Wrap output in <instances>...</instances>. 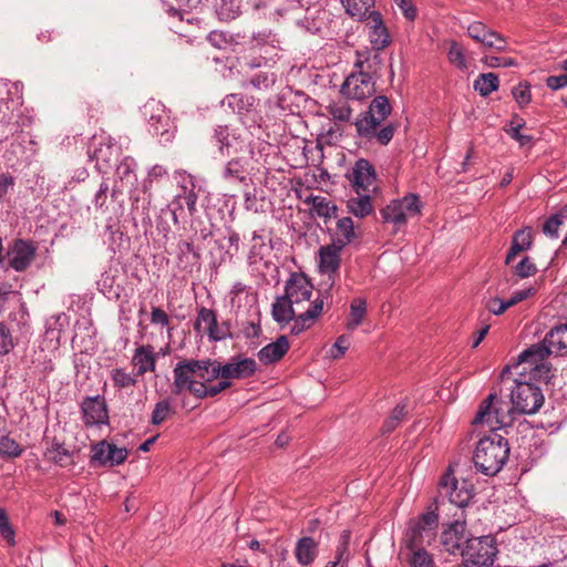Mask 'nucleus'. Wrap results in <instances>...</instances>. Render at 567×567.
<instances>
[{"label": "nucleus", "mask_w": 567, "mask_h": 567, "mask_svg": "<svg viewBox=\"0 0 567 567\" xmlns=\"http://www.w3.org/2000/svg\"><path fill=\"white\" fill-rule=\"evenodd\" d=\"M391 112L392 106L389 99L385 95L375 96L368 110L361 113L354 122L358 136L369 142L375 141L380 145H388L394 136L396 126L393 123L381 125Z\"/></svg>", "instance_id": "f257e3e1"}, {"label": "nucleus", "mask_w": 567, "mask_h": 567, "mask_svg": "<svg viewBox=\"0 0 567 567\" xmlns=\"http://www.w3.org/2000/svg\"><path fill=\"white\" fill-rule=\"evenodd\" d=\"M391 112L392 106L389 99L385 95L375 96L368 110L361 113L354 122L358 136L369 142L375 141L380 145H388L394 136L396 126L393 123L381 125Z\"/></svg>", "instance_id": "f03ea898"}, {"label": "nucleus", "mask_w": 567, "mask_h": 567, "mask_svg": "<svg viewBox=\"0 0 567 567\" xmlns=\"http://www.w3.org/2000/svg\"><path fill=\"white\" fill-rule=\"evenodd\" d=\"M348 176L355 193L348 199V213H373L377 208L374 166L368 159L360 158Z\"/></svg>", "instance_id": "7ed1b4c3"}, {"label": "nucleus", "mask_w": 567, "mask_h": 567, "mask_svg": "<svg viewBox=\"0 0 567 567\" xmlns=\"http://www.w3.org/2000/svg\"><path fill=\"white\" fill-rule=\"evenodd\" d=\"M509 455L506 439L496 432L482 437L475 447L473 461L476 470L487 476L496 475Z\"/></svg>", "instance_id": "20e7f679"}, {"label": "nucleus", "mask_w": 567, "mask_h": 567, "mask_svg": "<svg viewBox=\"0 0 567 567\" xmlns=\"http://www.w3.org/2000/svg\"><path fill=\"white\" fill-rule=\"evenodd\" d=\"M518 411L498 398L496 393H491L480 405L473 420L474 425H487L493 432L496 429L511 426Z\"/></svg>", "instance_id": "39448f33"}, {"label": "nucleus", "mask_w": 567, "mask_h": 567, "mask_svg": "<svg viewBox=\"0 0 567 567\" xmlns=\"http://www.w3.org/2000/svg\"><path fill=\"white\" fill-rule=\"evenodd\" d=\"M473 492V484L465 478H462L461 481L457 480L454 475L453 467L449 466L439 481V495L434 502L435 509H440V507L444 505L445 501L451 505L463 509L472 499Z\"/></svg>", "instance_id": "423d86ee"}, {"label": "nucleus", "mask_w": 567, "mask_h": 567, "mask_svg": "<svg viewBox=\"0 0 567 567\" xmlns=\"http://www.w3.org/2000/svg\"><path fill=\"white\" fill-rule=\"evenodd\" d=\"M549 357L548 350L539 343L532 344L519 355L515 369L519 377H527L529 380L548 382L551 374V367L546 359Z\"/></svg>", "instance_id": "0eeeda50"}, {"label": "nucleus", "mask_w": 567, "mask_h": 567, "mask_svg": "<svg viewBox=\"0 0 567 567\" xmlns=\"http://www.w3.org/2000/svg\"><path fill=\"white\" fill-rule=\"evenodd\" d=\"M439 509L429 508L427 512L411 520L404 536V543L409 549L430 546L436 538L439 527Z\"/></svg>", "instance_id": "6e6552de"}, {"label": "nucleus", "mask_w": 567, "mask_h": 567, "mask_svg": "<svg viewBox=\"0 0 567 567\" xmlns=\"http://www.w3.org/2000/svg\"><path fill=\"white\" fill-rule=\"evenodd\" d=\"M527 377L513 380L515 386L511 391V403L518 414H534L544 404L542 390L532 383Z\"/></svg>", "instance_id": "1a4fd4ad"}, {"label": "nucleus", "mask_w": 567, "mask_h": 567, "mask_svg": "<svg viewBox=\"0 0 567 567\" xmlns=\"http://www.w3.org/2000/svg\"><path fill=\"white\" fill-rule=\"evenodd\" d=\"M497 555L495 540L491 536L473 537L466 539L461 556V567H489Z\"/></svg>", "instance_id": "9d476101"}, {"label": "nucleus", "mask_w": 567, "mask_h": 567, "mask_svg": "<svg viewBox=\"0 0 567 567\" xmlns=\"http://www.w3.org/2000/svg\"><path fill=\"white\" fill-rule=\"evenodd\" d=\"M142 112L148 122L150 132L158 137L161 144H168L174 140L176 125L161 102L155 100L146 102Z\"/></svg>", "instance_id": "9b49d317"}, {"label": "nucleus", "mask_w": 567, "mask_h": 567, "mask_svg": "<svg viewBox=\"0 0 567 567\" xmlns=\"http://www.w3.org/2000/svg\"><path fill=\"white\" fill-rule=\"evenodd\" d=\"M177 374V385L185 383L187 375L204 383L213 382L220 378L219 362L210 360H183L179 361L173 371Z\"/></svg>", "instance_id": "f8f14e48"}, {"label": "nucleus", "mask_w": 567, "mask_h": 567, "mask_svg": "<svg viewBox=\"0 0 567 567\" xmlns=\"http://www.w3.org/2000/svg\"><path fill=\"white\" fill-rule=\"evenodd\" d=\"M214 146L223 157L244 153L249 150L247 137L228 125H217L210 138Z\"/></svg>", "instance_id": "ddd939ff"}, {"label": "nucleus", "mask_w": 567, "mask_h": 567, "mask_svg": "<svg viewBox=\"0 0 567 567\" xmlns=\"http://www.w3.org/2000/svg\"><path fill=\"white\" fill-rule=\"evenodd\" d=\"M364 62L358 60L355 68L358 72L351 73L341 85V94L351 100L362 101L370 97L375 92L374 81L368 71L363 70Z\"/></svg>", "instance_id": "4468645a"}, {"label": "nucleus", "mask_w": 567, "mask_h": 567, "mask_svg": "<svg viewBox=\"0 0 567 567\" xmlns=\"http://www.w3.org/2000/svg\"><path fill=\"white\" fill-rule=\"evenodd\" d=\"M343 248L331 243L323 245L319 248L317 254L318 269L321 275L327 276V279L321 284L324 287L326 293L334 287L336 278L339 275L341 266V250Z\"/></svg>", "instance_id": "2eb2a0df"}, {"label": "nucleus", "mask_w": 567, "mask_h": 567, "mask_svg": "<svg viewBox=\"0 0 567 567\" xmlns=\"http://www.w3.org/2000/svg\"><path fill=\"white\" fill-rule=\"evenodd\" d=\"M188 185H179L176 188L175 194L172 196V199L165 204V207L156 202L154 199V204L152 205V200H148L147 207H142V209H154V210H161V213H164L166 209L167 213H178L187 209L189 213H193L196 210V193L194 190L195 185L193 182L189 181Z\"/></svg>", "instance_id": "dca6fc26"}, {"label": "nucleus", "mask_w": 567, "mask_h": 567, "mask_svg": "<svg viewBox=\"0 0 567 567\" xmlns=\"http://www.w3.org/2000/svg\"><path fill=\"white\" fill-rule=\"evenodd\" d=\"M463 513L454 522L444 525L440 535V546L451 555H461L466 545L465 522L462 520Z\"/></svg>", "instance_id": "f3484780"}, {"label": "nucleus", "mask_w": 567, "mask_h": 567, "mask_svg": "<svg viewBox=\"0 0 567 567\" xmlns=\"http://www.w3.org/2000/svg\"><path fill=\"white\" fill-rule=\"evenodd\" d=\"M312 289L311 282L303 275L293 274L286 284L285 295L300 311H305L313 302L310 301Z\"/></svg>", "instance_id": "a211bd4d"}, {"label": "nucleus", "mask_w": 567, "mask_h": 567, "mask_svg": "<svg viewBox=\"0 0 567 567\" xmlns=\"http://www.w3.org/2000/svg\"><path fill=\"white\" fill-rule=\"evenodd\" d=\"M91 462L100 466L113 467L123 464L128 455L125 447H117L107 441H101L92 445Z\"/></svg>", "instance_id": "6ab92c4d"}, {"label": "nucleus", "mask_w": 567, "mask_h": 567, "mask_svg": "<svg viewBox=\"0 0 567 567\" xmlns=\"http://www.w3.org/2000/svg\"><path fill=\"white\" fill-rule=\"evenodd\" d=\"M467 34L486 48L495 49L499 52L506 50L507 42L505 38L481 21L472 22L467 27Z\"/></svg>", "instance_id": "aec40b11"}, {"label": "nucleus", "mask_w": 567, "mask_h": 567, "mask_svg": "<svg viewBox=\"0 0 567 567\" xmlns=\"http://www.w3.org/2000/svg\"><path fill=\"white\" fill-rule=\"evenodd\" d=\"M81 411L86 426L106 424L109 421L105 400L100 395L84 399L81 404Z\"/></svg>", "instance_id": "412c9836"}, {"label": "nucleus", "mask_w": 567, "mask_h": 567, "mask_svg": "<svg viewBox=\"0 0 567 567\" xmlns=\"http://www.w3.org/2000/svg\"><path fill=\"white\" fill-rule=\"evenodd\" d=\"M257 369V363L251 358L241 355L233 357L226 364L219 363L221 379H247L251 377Z\"/></svg>", "instance_id": "4be33fe9"}, {"label": "nucleus", "mask_w": 567, "mask_h": 567, "mask_svg": "<svg viewBox=\"0 0 567 567\" xmlns=\"http://www.w3.org/2000/svg\"><path fill=\"white\" fill-rule=\"evenodd\" d=\"M89 155L96 162L100 171H105L113 166L118 159L120 147L111 137L101 141L99 146L94 145V150H89Z\"/></svg>", "instance_id": "5701e85b"}, {"label": "nucleus", "mask_w": 567, "mask_h": 567, "mask_svg": "<svg viewBox=\"0 0 567 567\" xmlns=\"http://www.w3.org/2000/svg\"><path fill=\"white\" fill-rule=\"evenodd\" d=\"M109 185L106 183H102L100 185L99 190L95 194L94 204L95 209H101L104 212L118 213L123 209V192L113 188L111 194L109 195Z\"/></svg>", "instance_id": "b1692460"}, {"label": "nucleus", "mask_w": 567, "mask_h": 567, "mask_svg": "<svg viewBox=\"0 0 567 567\" xmlns=\"http://www.w3.org/2000/svg\"><path fill=\"white\" fill-rule=\"evenodd\" d=\"M8 255L10 266L17 271H23L34 259L35 248L28 241L19 239Z\"/></svg>", "instance_id": "393cba45"}, {"label": "nucleus", "mask_w": 567, "mask_h": 567, "mask_svg": "<svg viewBox=\"0 0 567 567\" xmlns=\"http://www.w3.org/2000/svg\"><path fill=\"white\" fill-rule=\"evenodd\" d=\"M323 309V300L317 298L312 303L307 307L305 311H299L292 319L295 320L291 327L292 334H299L303 330L310 328L315 320L321 315Z\"/></svg>", "instance_id": "a878e982"}, {"label": "nucleus", "mask_w": 567, "mask_h": 567, "mask_svg": "<svg viewBox=\"0 0 567 567\" xmlns=\"http://www.w3.org/2000/svg\"><path fill=\"white\" fill-rule=\"evenodd\" d=\"M290 348L286 336H280L276 341L265 346L258 352V359L264 364H272L281 360Z\"/></svg>", "instance_id": "bb28decb"}, {"label": "nucleus", "mask_w": 567, "mask_h": 567, "mask_svg": "<svg viewBox=\"0 0 567 567\" xmlns=\"http://www.w3.org/2000/svg\"><path fill=\"white\" fill-rule=\"evenodd\" d=\"M567 323H559L551 328L540 342L548 350V354L563 355L566 349Z\"/></svg>", "instance_id": "cd10ccee"}, {"label": "nucleus", "mask_w": 567, "mask_h": 567, "mask_svg": "<svg viewBox=\"0 0 567 567\" xmlns=\"http://www.w3.org/2000/svg\"><path fill=\"white\" fill-rule=\"evenodd\" d=\"M257 102L258 100L252 95L230 93L223 99L221 105L226 106L233 113L244 116L255 109Z\"/></svg>", "instance_id": "c85d7f7f"}, {"label": "nucleus", "mask_w": 567, "mask_h": 567, "mask_svg": "<svg viewBox=\"0 0 567 567\" xmlns=\"http://www.w3.org/2000/svg\"><path fill=\"white\" fill-rule=\"evenodd\" d=\"M319 554V544L310 536L298 539L295 548L297 561L302 566L311 565Z\"/></svg>", "instance_id": "c756f323"}, {"label": "nucleus", "mask_w": 567, "mask_h": 567, "mask_svg": "<svg viewBox=\"0 0 567 567\" xmlns=\"http://www.w3.org/2000/svg\"><path fill=\"white\" fill-rule=\"evenodd\" d=\"M370 18L374 23L369 33L370 42L375 50H382L391 42L388 29L383 24L381 14L377 11L371 12Z\"/></svg>", "instance_id": "7c9ffc66"}, {"label": "nucleus", "mask_w": 567, "mask_h": 567, "mask_svg": "<svg viewBox=\"0 0 567 567\" xmlns=\"http://www.w3.org/2000/svg\"><path fill=\"white\" fill-rule=\"evenodd\" d=\"M299 311L286 295L278 297L272 305V317L280 326L289 323Z\"/></svg>", "instance_id": "2f4dec72"}, {"label": "nucleus", "mask_w": 567, "mask_h": 567, "mask_svg": "<svg viewBox=\"0 0 567 567\" xmlns=\"http://www.w3.org/2000/svg\"><path fill=\"white\" fill-rule=\"evenodd\" d=\"M132 363L136 368V375H143L155 370V355L152 346H141L135 350Z\"/></svg>", "instance_id": "473e14b6"}, {"label": "nucleus", "mask_w": 567, "mask_h": 567, "mask_svg": "<svg viewBox=\"0 0 567 567\" xmlns=\"http://www.w3.org/2000/svg\"><path fill=\"white\" fill-rule=\"evenodd\" d=\"M422 204L419 195L408 194L401 199H394L386 209L381 208L380 213H420Z\"/></svg>", "instance_id": "72a5a7b5"}, {"label": "nucleus", "mask_w": 567, "mask_h": 567, "mask_svg": "<svg viewBox=\"0 0 567 567\" xmlns=\"http://www.w3.org/2000/svg\"><path fill=\"white\" fill-rule=\"evenodd\" d=\"M246 164V161L240 157L231 158L224 167L223 177L228 182H239L246 185L249 181Z\"/></svg>", "instance_id": "f704fd0d"}, {"label": "nucleus", "mask_w": 567, "mask_h": 567, "mask_svg": "<svg viewBox=\"0 0 567 567\" xmlns=\"http://www.w3.org/2000/svg\"><path fill=\"white\" fill-rule=\"evenodd\" d=\"M357 237L353 220L346 216L337 221L336 238L332 243L344 248Z\"/></svg>", "instance_id": "c9c22d12"}, {"label": "nucleus", "mask_w": 567, "mask_h": 567, "mask_svg": "<svg viewBox=\"0 0 567 567\" xmlns=\"http://www.w3.org/2000/svg\"><path fill=\"white\" fill-rule=\"evenodd\" d=\"M184 390H188L194 396L198 399L208 398V386L206 383L187 375L185 383L177 385V374H174L173 393L179 394Z\"/></svg>", "instance_id": "e433bc0d"}, {"label": "nucleus", "mask_w": 567, "mask_h": 567, "mask_svg": "<svg viewBox=\"0 0 567 567\" xmlns=\"http://www.w3.org/2000/svg\"><path fill=\"white\" fill-rule=\"evenodd\" d=\"M136 166V162L130 156L124 157L116 166L115 175L123 185L127 187L134 186L137 181L135 173Z\"/></svg>", "instance_id": "4c0bfd02"}, {"label": "nucleus", "mask_w": 567, "mask_h": 567, "mask_svg": "<svg viewBox=\"0 0 567 567\" xmlns=\"http://www.w3.org/2000/svg\"><path fill=\"white\" fill-rule=\"evenodd\" d=\"M44 456L48 461L58 464L59 466L65 467L73 464L72 453L58 442H54L50 447L47 449Z\"/></svg>", "instance_id": "58836bf2"}, {"label": "nucleus", "mask_w": 567, "mask_h": 567, "mask_svg": "<svg viewBox=\"0 0 567 567\" xmlns=\"http://www.w3.org/2000/svg\"><path fill=\"white\" fill-rule=\"evenodd\" d=\"M203 323L206 326L205 329L212 339H214V340L221 339V337L217 333V319H216V315L213 310L207 309V308H202L199 310L197 320L195 323V329L199 330Z\"/></svg>", "instance_id": "ea45409f"}, {"label": "nucleus", "mask_w": 567, "mask_h": 567, "mask_svg": "<svg viewBox=\"0 0 567 567\" xmlns=\"http://www.w3.org/2000/svg\"><path fill=\"white\" fill-rule=\"evenodd\" d=\"M498 85L499 80L495 73H482L474 81V90L478 91L482 96H488L498 89Z\"/></svg>", "instance_id": "a19ab883"}, {"label": "nucleus", "mask_w": 567, "mask_h": 567, "mask_svg": "<svg viewBox=\"0 0 567 567\" xmlns=\"http://www.w3.org/2000/svg\"><path fill=\"white\" fill-rule=\"evenodd\" d=\"M367 315V301L363 298H355L350 307V320L347 323L349 330H354L360 326Z\"/></svg>", "instance_id": "79ce46f5"}, {"label": "nucleus", "mask_w": 567, "mask_h": 567, "mask_svg": "<svg viewBox=\"0 0 567 567\" xmlns=\"http://www.w3.org/2000/svg\"><path fill=\"white\" fill-rule=\"evenodd\" d=\"M176 4H167L165 11L171 17H177L183 22L185 16H189V11L197 8L200 0H175Z\"/></svg>", "instance_id": "37998d69"}, {"label": "nucleus", "mask_w": 567, "mask_h": 567, "mask_svg": "<svg viewBox=\"0 0 567 567\" xmlns=\"http://www.w3.org/2000/svg\"><path fill=\"white\" fill-rule=\"evenodd\" d=\"M341 3L351 17L363 18L372 7L373 0H341Z\"/></svg>", "instance_id": "c03bdc74"}, {"label": "nucleus", "mask_w": 567, "mask_h": 567, "mask_svg": "<svg viewBox=\"0 0 567 567\" xmlns=\"http://www.w3.org/2000/svg\"><path fill=\"white\" fill-rule=\"evenodd\" d=\"M327 110L334 121L349 122L351 118L352 110L347 101L332 102Z\"/></svg>", "instance_id": "a18cd8bd"}, {"label": "nucleus", "mask_w": 567, "mask_h": 567, "mask_svg": "<svg viewBox=\"0 0 567 567\" xmlns=\"http://www.w3.org/2000/svg\"><path fill=\"white\" fill-rule=\"evenodd\" d=\"M406 403H399L392 411L389 419L385 420L382 431L383 433H391L400 424L404 415L408 413Z\"/></svg>", "instance_id": "49530a36"}, {"label": "nucleus", "mask_w": 567, "mask_h": 567, "mask_svg": "<svg viewBox=\"0 0 567 567\" xmlns=\"http://www.w3.org/2000/svg\"><path fill=\"white\" fill-rule=\"evenodd\" d=\"M163 179H166L168 181V171L165 166L163 165H154L147 173V178L145 179V183H144V187H145V190H144V196L147 195V197H151L152 195L151 194H147V190L152 188L153 186V183L154 182H161Z\"/></svg>", "instance_id": "de8ad7c7"}, {"label": "nucleus", "mask_w": 567, "mask_h": 567, "mask_svg": "<svg viewBox=\"0 0 567 567\" xmlns=\"http://www.w3.org/2000/svg\"><path fill=\"white\" fill-rule=\"evenodd\" d=\"M277 76L274 72H260L254 75L249 83L256 90H268L275 85Z\"/></svg>", "instance_id": "09e8293b"}, {"label": "nucleus", "mask_w": 567, "mask_h": 567, "mask_svg": "<svg viewBox=\"0 0 567 567\" xmlns=\"http://www.w3.org/2000/svg\"><path fill=\"white\" fill-rule=\"evenodd\" d=\"M449 61L461 70L467 69V62L464 55L463 48L455 41L451 42L449 52Z\"/></svg>", "instance_id": "8fccbe9b"}, {"label": "nucleus", "mask_w": 567, "mask_h": 567, "mask_svg": "<svg viewBox=\"0 0 567 567\" xmlns=\"http://www.w3.org/2000/svg\"><path fill=\"white\" fill-rule=\"evenodd\" d=\"M173 413V409L167 400L159 401L156 403L153 412L151 422L154 425L162 424Z\"/></svg>", "instance_id": "3c124183"}, {"label": "nucleus", "mask_w": 567, "mask_h": 567, "mask_svg": "<svg viewBox=\"0 0 567 567\" xmlns=\"http://www.w3.org/2000/svg\"><path fill=\"white\" fill-rule=\"evenodd\" d=\"M413 551L411 564L413 567H435L432 556L424 547L411 549Z\"/></svg>", "instance_id": "603ef678"}, {"label": "nucleus", "mask_w": 567, "mask_h": 567, "mask_svg": "<svg viewBox=\"0 0 567 567\" xmlns=\"http://www.w3.org/2000/svg\"><path fill=\"white\" fill-rule=\"evenodd\" d=\"M23 449L11 437H0V454L9 457H18L22 454Z\"/></svg>", "instance_id": "864d4df0"}, {"label": "nucleus", "mask_w": 567, "mask_h": 567, "mask_svg": "<svg viewBox=\"0 0 567 567\" xmlns=\"http://www.w3.org/2000/svg\"><path fill=\"white\" fill-rule=\"evenodd\" d=\"M112 381L117 388H130L136 384V380L131 374L126 373L124 369H114L112 371Z\"/></svg>", "instance_id": "5fc2aeb1"}, {"label": "nucleus", "mask_w": 567, "mask_h": 567, "mask_svg": "<svg viewBox=\"0 0 567 567\" xmlns=\"http://www.w3.org/2000/svg\"><path fill=\"white\" fill-rule=\"evenodd\" d=\"M512 93L515 101L520 106H524L530 102V89L529 85L526 83H519L517 86L513 89Z\"/></svg>", "instance_id": "6e6d98bb"}, {"label": "nucleus", "mask_w": 567, "mask_h": 567, "mask_svg": "<svg viewBox=\"0 0 567 567\" xmlns=\"http://www.w3.org/2000/svg\"><path fill=\"white\" fill-rule=\"evenodd\" d=\"M484 306L488 312L495 316H501L508 309L506 301L499 299L498 297H492L485 300Z\"/></svg>", "instance_id": "4d7b16f0"}, {"label": "nucleus", "mask_w": 567, "mask_h": 567, "mask_svg": "<svg viewBox=\"0 0 567 567\" xmlns=\"http://www.w3.org/2000/svg\"><path fill=\"white\" fill-rule=\"evenodd\" d=\"M483 62L488 66V68H508V66H515L517 65V62L515 59L513 58H503V56H485L483 59Z\"/></svg>", "instance_id": "13d9d810"}, {"label": "nucleus", "mask_w": 567, "mask_h": 567, "mask_svg": "<svg viewBox=\"0 0 567 567\" xmlns=\"http://www.w3.org/2000/svg\"><path fill=\"white\" fill-rule=\"evenodd\" d=\"M535 264L528 258H523L515 268V272L520 278H527L536 272Z\"/></svg>", "instance_id": "bf43d9fd"}, {"label": "nucleus", "mask_w": 567, "mask_h": 567, "mask_svg": "<svg viewBox=\"0 0 567 567\" xmlns=\"http://www.w3.org/2000/svg\"><path fill=\"white\" fill-rule=\"evenodd\" d=\"M13 348L9 329L0 322V354L8 353Z\"/></svg>", "instance_id": "052dcab7"}, {"label": "nucleus", "mask_w": 567, "mask_h": 567, "mask_svg": "<svg viewBox=\"0 0 567 567\" xmlns=\"http://www.w3.org/2000/svg\"><path fill=\"white\" fill-rule=\"evenodd\" d=\"M563 215H551L543 226V230L546 235H549L550 237H555L557 235V230L560 225H563V219L559 218Z\"/></svg>", "instance_id": "680f3d73"}, {"label": "nucleus", "mask_w": 567, "mask_h": 567, "mask_svg": "<svg viewBox=\"0 0 567 567\" xmlns=\"http://www.w3.org/2000/svg\"><path fill=\"white\" fill-rule=\"evenodd\" d=\"M394 1L399 6V8L401 9L403 16L408 20L413 21L415 19V17H416V9L413 6V3L411 2V0H394Z\"/></svg>", "instance_id": "e2e57ef3"}, {"label": "nucleus", "mask_w": 567, "mask_h": 567, "mask_svg": "<svg viewBox=\"0 0 567 567\" xmlns=\"http://www.w3.org/2000/svg\"><path fill=\"white\" fill-rule=\"evenodd\" d=\"M546 84L553 91L565 87L567 85V73L548 76Z\"/></svg>", "instance_id": "0e129e2a"}, {"label": "nucleus", "mask_w": 567, "mask_h": 567, "mask_svg": "<svg viewBox=\"0 0 567 567\" xmlns=\"http://www.w3.org/2000/svg\"><path fill=\"white\" fill-rule=\"evenodd\" d=\"M350 343H351L350 336H347V334L340 336L333 344V349H336L338 351V353H332L331 355L334 359L341 357L346 352V350L349 349Z\"/></svg>", "instance_id": "69168bd1"}, {"label": "nucleus", "mask_w": 567, "mask_h": 567, "mask_svg": "<svg viewBox=\"0 0 567 567\" xmlns=\"http://www.w3.org/2000/svg\"><path fill=\"white\" fill-rule=\"evenodd\" d=\"M151 322L154 324L168 326L169 318L163 309L153 307L151 313Z\"/></svg>", "instance_id": "338daca9"}, {"label": "nucleus", "mask_w": 567, "mask_h": 567, "mask_svg": "<svg viewBox=\"0 0 567 567\" xmlns=\"http://www.w3.org/2000/svg\"><path fill=\"white\" fill-rule=\"evenodd\" d=\"M513 239L519 244L520 248L526 250L532 245V240H533L532 231L527 230V229L519 230L515 234Z\"/></svg>", "instance_id": "774afa93"}]
</instances>
